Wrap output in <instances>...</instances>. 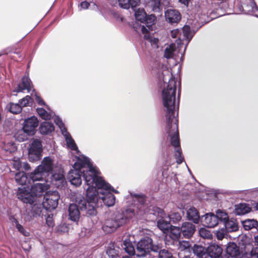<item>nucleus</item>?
Here are the masks:
<instances>
[{"mask_svg":"<svg viewBox=\"0 0 258 258\" xmlns=\"http://www.w3.org/2000/svg\"><path fill=\"white\" fill-rule=\"evenodd\" d=\"M160 80L164 84L162 90V100L165 112V131L170 137L171 145L175 148V157L178 164L184 161L180 147L179 136L178 128V111L179 102V92L177 96V104L176 106V82L168 69L164 70Z\"/></svg>","mask_w":258,"mask_h":258,"instance_id":"1","label":"nucleus"},{"mask_svg":"<svg viewBox=\"0 0 258 258\" xmlns=\"http://www.w3.org/2000/svg\"><path fill=\"white\" fill-rule=\"evenodd\" d=\"M73 167L68 173V180L72 185L78 187L82 184L83 176L85 182L84 188L86 190V197H88L89 200L95 201L94 184L100 176L99 170L85 156L79 157Z\"/></svg>","mask_w":258,"mask_h":258,"instance_id":"2","label":"nucleus"},{"mask_svg":"<svg viewBox=\"0 0 258 258\" xmlns=\"http://www.w3.org/2000/svg\"><path fill=\"white\" fill-rule=\"evenodd\" d=\"M94 187L95 191L94 197L96 198V200L95 201L92 200H89L88 197H86V200L81 201L80 203L81 209L85 210L86 213L90 216L96 215L95 206L98 203V198L101 199L106 206L112 207L115 204V197L111 191L115 193L118 192L109 184L106 183L101 176H99L95 183Z\"/></svg>","mask_w":258,"mask_h":258,"instance_id":"3","label":"nucleus"},{"mask_svg":"<svg viewBox=\"0 0 258 258\" xmlns=\"http://www.w3.org/2000/svg\"><path fill=\"white\" fill-rule=\"evenodd\" d=\"M130 196L134 202V206L127 207L122 212H116L107 218L102 226V229L105 233H111L119 227L126 223L127 221L135 215L138 204L143 205L146 202V197L143 194L130 192Z\"/></svg>","mask_w":258,"mask_h":258,"instance_id":"4","label":"nucleus"},{"mask_svg":"<svg viewBox=\"0 0 258 258\" xmlns=\"http://www.w3.org/2000/svg\"><path fill=\"white\" fill-rule=\"evenodd\" d=\"M198 29L194 30L188 25L184 26L181 29H176L171 31L170 35L172 38H178L177 42L183 46V53L185 52L186 46L192 39Z\"/></svg>","mask_w":258,"mask_h":258,"instance_id":"5","label":"nucleus"},{"mask_svg":"<svg viewBox=\"0 0 258 258\" xmlns=\"http://www.w3.org/2000/svg\"><path fill=\"white\" fill-rule=\"evenodd\" d=\"M157 245L153 243L152 239L146 236L141 239L137 244L136 255L138 257L147 256L152 258L153 254V248Z\"/></svg>","mask_w":258,"mask_h":258,"instance_id":"6","label":"nucleus"},{"mask_svg":"<svg viewBox=\"0 0 258 258\" xmlns=\"http://www.w3.org/2000/svg\"><path fill=\"white\" fill-rule=\"evenodd\" d=\"M42 145L38 139H33L28 149L29 158L30 161L39 160L42 156Z\"/></svg>","mask_w":258,"mask_h":258,"instance_id":"7","label":"nucleus"},{"mask_svg":"<svg viewBox=\"0 0 258 258\" xmlns=\"http://www.w3.org/2000/svg\"><path fill=\"white\" fill-rule=\"evenodd\" d=\"M85 200L83 197H80L77 198L76 203L77 204H71L69 207V219L74 221L77 222L80 217V210L82 212H84L86 215L88 216H91L87 214L85 210H82L80 206V203L81 201Z\"/></svg>","mask_w":258,"mask_h":258,"instance_id":"8","label":"nucleus"},{"mask_svg":"<svg viewBox=\"0 0 258 258\" xmlns=\"http://www.w3.org/2000/svg\"><path fill=\"white\" fill-rule=\"evenodd\" d=\"M60 196L57 191H54L51 194H48L44 197L42 203L43 207L47 211L55 209L58 205Z\"/></svg>","mask_w":258,"mask_h":258,"instance_id":"9","label":"nucleus"},{"mask_svg":"<svg viewBox=\"0 0 258 258\" xmlns=\"http://www.w3.org/2000/svg\"><path fill=\"white\" fill-rule=\"evenodd\" d=\"M207 257L211 258H227V256L223 255V249L218 244L212 243L207 248Z\"/></svg>","mask_w":258,"mask_h":258,"instance_id":"10","label":"nucleus"},{"mask_svg":"<svg viewBox=\"0 0 258 258\" xmlns=\"http://www.w3.org/2000/svg\"><path fill=\"white\" fill-rule=\"evenodd\" d=\"M38 125V120L34 116L26 119L23 123V129L29 135H34Z\"/></svg>","mask_w":258,"mask_h":258,"instance_id":"11","label":"nucleus"},{"mask_svg":"<svg viewBox=\"0 0 258 258\" xmlns=\"http://www.w3.org/2000/svg\"><path fill=\"white\" fill-rule=\"evenodd\" d=\"M184 46H182L181 44L177 42V46L175 43H171L169 45H168L164 50V56L166 58H172L174 54H175L176 52L177 53H180L181 54V57H183L184 54L183 53V51H181V49L183 48Z\"/></svg>","mask_w":258,"mask_h":258,"instance_id":"12","label":"nucleus"},{"mask_svg":"<svg viewBox=\"0 0 258 258\" xmlns=\"http://www.w3.org/2000/svg\"><path fill=\"white\" fill-rule=\"evenodd\" d=\"M202 225L208 228H214L219 224L218 218L213 213H208L201 217Z\"/></svg>","mask_w":258,"mask_h":258,"instance_id":"13","label":"nucleus"},{"mask_svg":"<svg viewBox=\"0 0 258 258\" xmlns=\"http://www.w3.org/2000/svg\"><path fill=\"white\" fill-rule=\"evenodd\" d=\"M164 14L166 21L171 24L178 23L181 18L179 12L175 9H168Z\"/></svg>","mask_w":258,"mask_h":258,"instance_id":"14","label":"nucleus"},{"mask_svg":"<svg viewBox=\"0 0 258 258\" xmlns=\"http://www.w3.org/2000/svg\"><path fill=\"white\" fill-rule=\"evenodd\" d=\"M24 188L25 187L19 188L17 193L18 198L24 203L33 204L36 201L35 198L33 196L31 191L28 192Z\"/></svg>","mask_w":258,"mask_h":258,"instance_id":"15","label":"nucleus"},{"mask_svg":"<svg viewBox=\"0 0 258 258\" xmlns=\"http://www.w3.org/2000/svg\"><path fill=\"white\" fill-rule=\"evenodd\" d=\"M54 166L53 159L49 157H45L43 158L40 165L37 166L46 175L49 173H51Z\"/></svg>","mask_w":258,"mask_h":258,"instance_id":"16","label":"nucleus"},{"mask_svg":"<svg viewBox=\"0 0 258 258\" xmlns=\"http://www.w3.org/2000/svg\"><path fill=\"white\" fill-rule=\"evenodd\" d=\"M181 227L183 237L187 239L193 236L196 229V226L189 222H183Z\"/></svg>","mask_w":258,"mask_h":258,"instance_id":"17","label":"nucleus"},{"mask_svg":"<svg viewBox=\"0 0 258 258\" xmlns=\"http://www.w3.org/2000/svg\"><path fill=\"white\" fill-rule=\"evenodd\" d=\"M48 188V185L45 183H34L31 187V193L35 198L42 196Z\"/></svg>","mask_w":258,"mask_h":258,"instance_id":"18","label":"nucleus"},{"mask_svg":"<svg viewBox=\"0 0 258 258\" xmlns=\"http://www.w3.org/2000/svg\"><path fill=\"white\" fill-rule=\"evenodd\" d=\"M186 218L188 221L198 224L201 220V217L198 210L194 207H190L186 210Z\"/></svg>","mask_w":258,"mask_h":258,"instance_id":"19","label":"nucleus"},{"mask_svg":"<svg viewBox=\"0 0 258 258\" xmlns=\"http://www.w3.org/2000/svg\"><path fill=\"white\" fill-rule=\"evenodd\" d=\"M226 254L224 256H227V258L231 257L236 258L239 255L241 252L239 247L234 242H229L226 248Z\"/></svg>","mask_w":258,"mask_h":258,"instance_id":"20","label":"nucleus"},{"mask_svg":"<svg viewBox=\"0 0 258 258\" xmlns=\"http://www.w3.org/2000/svg\"><path fill=\"white\" fill-rule=\"evenodd\" d=\"M155 19L156 17L154 15H147L144 22L145 25L140 26L142 33H148L150 30H152V26L154 24Z\"/></svg>","mask_w":258,"mask_h":258,"instance_id":"21","label":"nucleus"},{"mask_svg":"<svg viewBox=\"0 0 258 258\" xmlns=\"http://www.w3.org/2000/svg\"><path fill=\"white\" fill-rule=\"evenodd\" d=\"M243 12L258 17V7L254 0H249V4H244L242 6Z\"/></svg>","mask_w":258,"mask_h":258,"instance_id":"22","label":"nucleus"},{"mask_svg":"<svg viewBox=\"0 0 258 258\" xmlns=\"http://www.w3.org/2000/svg\"><path fill=\"white\" fill-rule=\"evenodd\" d=\"M222 225L227 232H235L238 230L237 221L234 218H229Z\"/></svg>","mask_w":258,"mask_h":258,"instance_id":"23","label":"nucleus"},{"mask_svg":"<svg viewBox=\"0 0 258 258\" xmlns=\"http://www.w3.org/2000/svg\"><path fill=\"white\" fill-rule=\"evenodd\" d=\"M46 175L37 167L29 175V181L33 182L37 181H46Z\"/></svg>","mask_w":258,"mask_h":258,"instance_id":"24","label":"nucleus"},{"mask_svg":"<svg viewBox=\"0 0 258 258\" xmlns=\"http://www.w3.org/2000/svg\"><path fill=\"white\" fill-rule=\"evenodd\" d=\"M32 84L30 78L27 76H24L22 79V83L19 84L16 90V92H22L27 90L28 92L31 90Z\"/></svg>","mask_w":258,"mask_h":258,"instance_id":"25","label":"nucleus"},{"mask_svg":"<svg viewBox=\"0 0 258 258\" xmlns=\"http://www.w3.org/2000/svg\"><path fill=\"white\" fill-rule=\"evenodd\" d=\"M153 254L152 258H169L171 253L165 249H162L158 245L153 248Z\"/></svg>","mask_w":258,"mask_h":258,"instance_id":"26","label":"nucleus"},{"mask_svg":"<svg viewBox=\"0 0 258 258\" xmlns=\"http://www.w3.org/2000/svg\"><path fill=\"white\" fill-rule=\"evenodd\" d=\"M119 6L125 9H128L130 7L135 10V8L140 2V0H118Z\"/></svg>","mask_w":258,"mask_h":258,"instance_id":"27","label":"nucleus"},{"mask_svg":"<svg viewBox=\"0 0 258 258\" xmlns=\"http://www.w3.org/2000/svg\"><path fill=\"white\" fill-rule=\"evenodd\" d=\"M39 130L41 134L46 135H48L54 131V127L53 123L49 122L44 121L40 124Z\"/></svg>","mask_w":258,"mask_h":258,"instance_id":"28","label":"nucleus"},{"mask_svg":"<svg viewBox=\"0 0 258 258\" xmlns=\"http://www.w3.org/2000/svg\"><path fill=\"white\" fill-rule=\"evenodd\" d=\"M211 7L216 10L225 11L228 7V0H210Z\"/></svg>","mask_w":258,"mask_h":258,"instance_id":"29","label":"nucleus"},{"mask_svg":"<svg viewBox=\"0 0 258 258\" xmlns=\"http://www.w3.org/2000/svg\"><path fill=\"white\" fill-rule=\"evenodd\" d=\"M251 208L247 204H239L235 205L234 213L237 215H243L250 212Z\"/></svg>","mask_w":258,"mask_h":258,"instance_id":"30","label":"nucleus"},{"mask_svg":"<svg viewBox=\"0 0 258 258\" xmlns=\"http://www.w3.org/2000/svg\"><path fill=\"white\" fill-rule=\"evenodd\" d=\"M148 6L153 12L158 13L159 16L161 15L163 6L161 0H151Z\"/></svg>","mask_w":258,"mask_h":258,"instance_id":"31","label":"nucleus"},{"mask_svg":"<svg viewBox=\"0 0 258 258\" xmlns=\"http://www.w3.org/2000/svg\"><path fill=\"white\" fill-rule=\"evenodd\" d=\"M62 135L64 136L66 141L67 142V146L73 151H76L77 153L79 152L77 145L76 144L75 141L72 138L71 135L68 131L62 133Z\"/></svg>","mask_w":258,"mask_h":258,"instance_id":"32","label":"nucleus"},{"mask_svg":"<svg viewBox=\"0 0 258 258\" xmlns=\"http://www.w3.org/2000/svg\"><path fill=\"white\" fill-rule=\"evenodd\" d=\"M193 252L199 258L207 257V248L203 246L197 244L194 245L193 247Z\"/></svg>","mask_w":258,"mask_h":258,"instance_id":"33","label":"nucleus"},{"mask_svg":"<svg viewBox=\"0 0 258 258\" xmlns=\"http://www.w3.org/2000/svg\"><path fill=\"white\" fill-rule=\"evenodd\" d=\"M15 178L16 182L20 185H26L27 182L30 183L29 178L24 172H19L16 173Z\"/></svg>","mask_w":258,"mask_h":258,"instance_id":"34","label":"nucleus"},{"mask_svg":"<svg viewBox=\"0 0 258 258\" xmlns=\"http://www.w3.org/2000/svg\"><path fill=\"white\" fill-rule=\"evenodd\" d=\"M122 248L130 255H136L137 252L135 250L133 243L128 239L124 240L122 245Z\"/></svg>","mask_w":258,"mask_h":258,"instance_id":"35","label":"nucleus"},{"mask_svg":"<svg viewBox=\"0 0 258 258\" xmlns=\"http://www.w3.org/2000/svg\"><path fill=\"white\" fill-rule=\"evenodd\" d=\"M242 225L245 230L252 229H258V222L254 219H247L242 222Z\"/></svg>","mask_w":258,"mask_h":258,"instance_id":"36","label":"nucleus"},{"mask_svg":"<svg viewBox=\"0 0 258 258\" xmlns=\"http://www.w3.org/2000/svg\"><path fill=\"white\" fill-rule=\"evenodd\" d=\"M215 216L218 218V223L220 225L229 219L227 213L220 209L216 210Z\"/></svg>","mask_w":258,"mask_h":258,"instance_id":"37","label":"nucleus"},{"mask_svg":"<svg viewBox=\"0 0 258 258\" xmlns=\"http://www.w3.org/2000/svg\"><path fill=\"white\" fill-rule=\"evenodd\" d=\"M36 111L39 116L44 120L50 119L54 115V113L53 112H48L43 108H37L36 109Z\"/></svg>","mask_w":258,"mask_h":258,"instance_id":"38","label":"nucleus"},{"mask_svg":"<svg viewBox=\"0 0 258 258\" xmlns=\"http://www.w3.org/2000/svg\"><path fill=\"white\" fill-rule=\"evenodd\" d=\"M148 33H143L144 34V38L145 40L148 41L151 44V46L156 49L159 47V39L153 37Z\"/></svg>","mask_w":258,"mask_h":258,"instance_id":"39","label":"nucleus"},{"mask_svg":"<svg viewBox=\"0 0 258 258\" xmlns=\"http://www.w3.org/2000/svg\"><path fill=\"white\" fill-rule=\"evenodd\" d=\"M2 148L3 150L8 153L14 152L17 150L15 143L12 142H9L8 143L4 142Z\"/></svg>","mask_w":258,"mask_h":258,"instance_id":"40","label":"nucleus"},{"mask_svg":"<svg viewBox=\"0 0 258 258\" xmlns=\"http://www.w3.org/2000/svg\"><path fill=\"white\" fill-rule=\"evenodd\" d=\"M31 135L28 134L27 132H26L22 128L21 130L18 131L15 134L14 137L17 141L21 142L28 140V136Z\"/></svg>","mask_w":258,"mask_h":258,"instance_id":"41","label":"nucleus"},{"mask_svg":"<svg viewBox=\"0 0 258 258\" xmlns=\"http://www.w3.org/2000/svg\"><path fill=\"white\" fill-rule=\"evenodd\" d=\"M7 108L13 114H18L20 113L22 110V106L19 103H10L8 105Z\"/></svg>","mask_w":258,"mask_h":258,"instance_id":"42","label":"nucleus"},{"mask_svg":"<svg viewBox=\"0 0 258 258\" xmlns=\"http://www.w3.org/2000/svg\"><path fill=\"white\" fill-rule=\"evenodd\" d=\"M43 208V205L40 204H34L32 207V209L30 210L31 214L35 217L40 216Z\"/></svg>","mask_w":258,"mask_h":258,"instance_id":"43","label":"nucleus"},{"mask_svg":"<svg viewBox=\"0 0 258 258\" xmlns=\"http://www.w3.org/2000/svg\"><path fill=\"white\" fill-rule=\"evenodd\" d=\"M134 11L135 12V16L136 19L138 21H140L141 22L143 23L147 16V14L144 10L139 9L137 11L136 10Z\"/></svg>","mask_w":258,"mask_h":258,"instance_id":"44","label":"nucleus"},{"mask_svg":"<svg viewBox=\"0 0 258 258\" xmlns=\"http://www.w3.org/2000/svg\"><path fill=\"white\" fill-rule=\"evenodd\" d=\"M170 222L163 219H159L157 221L158 227L162 231L167 230L171 227Z\"/></svg>","mask_w":258,"mask_h":258,"instance_id":"45","label":"nucleus"},{"mask_svg":"<svg viewBox=\"0 0 258 258\" xmlns=\"http://www.w3.org/2000/svg\"><path fill=\"white\" fill-rule=\"evenodd\" d=\"M54 121L55 124L59 128L61 134H62V133H64V132L67 131V130L65 127L64 123H63L62 120L59 116H55L54 118Z\"/></svg>","mask_w":258,"mask_h":258,"instance_id":"46","label":"nucleus"},{"mask_svg":"<svg viewBox=\"0 0 258 258\" xmlns=\"http://www.w3.org/2000/svg\"><path fill=\"white\" fill-rule=\"evenodd\" d=\"M169 219L171 222L176 224L181 220V216L180 213L174 212L169 215Z\"/></svg>","mask_w":258,"mask_h":258,"instance_id":"47","label":"nucleus"},{"mask_svg":"<svg viewBox=\"0 0 258 258\" xmlns=\"http://www.w3.org/2000/svg\"><path fill=\"white\" fill-rule=\"evenodd\" d=\"M52 176L54 180L59 182L62 185L66 183L64 176L61 173H52Z\"/></svg>","mask_w":258,"mask_h":258,"instance_id":"48","label":"nucleus"},{"mask_svg":"<svg viewBox=\"0 0 258 258\" xmlns=\"http://www.w3.org/2000/svg\"><path fill=\"white\" fill-rule=\"evenodd\" d=\"M14 221L15 222L16 224V227L18 230L19 232H20L22 234H23L25 236H29L30 235V233L29 232L26 231L23 226L19 224V222L16 219H14Z\"/></svg>","mask_w":258,"mask_h":258,"instance_id":"49","label":"nucleus"},{"mask_svg":"<svg viewBox=\"0 0 258 258\" xmlns=\"http://www.w3.org/2000/svg\"><path fill=\"white\" fill-rule=\"evenodd\" d=\"M200 235L205 239H211L212 235L210 231L205 228H201L199 231Z\"/></svg>","mask_w":258,"mask_h":258,"instance_id":"50","label":"nucleus"},{"mask_svg":"<svg viewBox=\"0 0 258 258\" xmlns=\"http://www.w3.org/2000/svg\"><path fill=\"white\" fill-rule=\"evenodd\" d=\"M170 229L171 234L175 236V238H178L182 235L181 227H179L171 225Z\"/></svg>","mask_w":258,"mask_h":258,"instance_id":"51","label":"nucleus"},{"mask_svg":"<svg viewBox=\"0 0 258 258\" xmlns=\"http://www.w3.org/2000/svg\"><path fill=\"white\" fill-rule=\"evenodd\" d=\"M32 98L31 97L27 95L22 99L19 100V103L22 106V108L23 107L27 106L29 105V103L31 102Z\"/></svg>","mask_w":258,"mask_h":258,"instance_id":"52","label":"nucleus"},{"mask_svg":"<svg viewBox=\"0 0 258 258\" xmlns=\"http://www.w3.org/2000/svg\"><path fill=\"white\" fill-rule=\"evenodd\" d=\"M53 214L48 213L45 215L46 223L49 227L52 228L54 226Z\"/></svg>","mask_w":258,"mask_h":258,"instance_id":"53","label":"nucleus"},{"mask_svg":"<svg viewBox=\"0 0 258 258\" xmlns=\"http://www.w3.org/2000/svg\"><path fill=\"white\" fill-rule=\"evenodd\" d=\"M246 195H248L252 197H255L258 196V187L245 190L244 191Z\"/></svg>","mask_w":258,"mask_h":258,"instance_id":"54","label":"nucleus"},{"mask_svg":"<svg viewBox=\"0 0 258 258\" xmlns=\"http://www.w3.org/2000/svg\"><path fill=\"white\" fill-rule=\"evenodd\" d=\"M227 232L224 228H221L220 230H218L216 233L217 238L218 240H222L226 235Z\"/></svg>","mask_w":258,"mask_h":258,"instance_id":"55","label":"nucleus"},{"mask_svg":"<svg viewBox=\"0 0 258 258\" xmlns=\"http://www.w3.org/2000/svg\"><path fill=\"white\" fill-rule=\"evenodd\" d=\"M56 230L58 232L66 233L69 230V228L67 225L65 223L61 224L56 228Z\"/></svg>","mask_w":258,"mask_h":258,"instance_id":"56","label":"nucleus"},{"mask_svg":"<svg viewBox=\"0 0 258 258\" xmlns=\"http://www.w3.org/2000/svg\"><path fill=\"white\" fill-rule=\"evenodd\" d=\"M249 254L250 258H258V247H253Z\"/></svg>","mask_w":258,"mask_h":258,"instance_id":"57","label":"nucleus"},{"mask_svg":"<svg viewBox=\"0 0 258 258\" xmlns=\"http://www.w3.org/2000/svg\"><path fill=\"white\" fill-rule=\"evenodd\" d=\"M34 217L31 214V211H26V213L24 214L23 218L25 221H30Z\"/></svg>","mask_w":258,"mask_h":258,"instance_id":"58","label":"nucleus"},{"mask_svg":"<svg viewBox=\"0 0 258 258\" xmlns=\"http://www.w3.org/2000/svg\"><path fill=\"white\" fill-rule=\"evenodd\" d=\"M35 100H36V102L39 105H45V102L39 96H38L37 94H35Z\"/></svg>","mask_w":258,"mask_h":258,"instance_id":"59","label":"nucleus"},{"mask_svg":"<svg viewBox=\"0 0 258 258\" xmlns=\"http://www.w3.org/2000/svg\"><path fill=\"white\" fill-rule=\"evenodd\" d=\"M13 166L16 169L19 170L22 166L21 162L19 160H15L14 161Z\"/></svg>","mask_w":258,"mask_h":258,"instance_id":"60","label":"nucleus"},{"mask_svg":"<svg viewBox=\"0 0 258 258\" xmlns=\"http://www.w3.org/2000/svg\"><path fill=\"white\" fill-rule=\"evenodd\" d=\"M236 258H250V256L249 253H243L241 251L239 253V255L236 257Z\"/></svg>","mask_w":258,"mask_h":258,"instance_id":"61","label":"nucleus"},{"mask_svg":"<svg viewBox=\"0 0 258 258\" xmlns=\"http://www.w3.org/2000/svg\"><path fill=\"white\" fill-rule=\"evenodd\" d=\"M89 6L90 4L86 1L82 2L80 4L81 8L83 9H87Z\"/></svg>","mask_w":258,"mask_h":258,"instance_id":"62","label":"nucleus"},{"mask_svg":"<svg viewBox=\"0 0 258 258\" xmlns=\"http://www.w3.org/2000/svg\"><path fill=\"white\" fill-rule=\"evenodd\" d=\"M252 208H254L255 210L258 211V201H253L251 203Z\"/></svg>","mask_w":258,"mask_h":258,"instance_id":"63","label":"nucleus"},{"mask_svg":"<svg viewBox=\"0 0 258 258\" xmlns=\"http://www.w3.org/2000/svg\"><path fill=\"white\" fill-rule=\"evenodd\" d=\"M190 0H179V2L185 6H188Z\"/></svg>","mask_w":258,"mask_h":258,"instance_id":"64","label":"nucleus"}]
</instances>
